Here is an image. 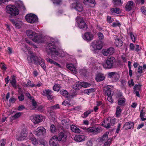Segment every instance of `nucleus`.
<instances>
[{
    "label": "nucleus",
    "mask_w": 146,
    "mask_h": 146,
    "mask_svg": "<svg viewBox=\"0 0 146 146\" xmlns=\"http://www.w3.org/2000/svg\"><path fill=\"white\" fill-rule=\"evenodd\" d=\"M125 100L124 98H119L118 101V104L119 105L123 106L125 105Z\"/></svg>",
    "instance_id": "obj_35"
},
{
    "label": "nucleus",
    "mask_w": 146,
    "mask_h": 146,
    "mask_svg": "<svg viewBox=\"0 0 146 146\" xmlns=\"http://www.w3.org/2000/svg\"><path fill=\"white\" fill-rule=\"evenodd\" d=\"M46 132V130L43 127H40L36 129L35 134L36 135L39 136L44 135Z\"/></svg>",
    "instance_id": "obj_10"
},
{
    "label": "nucleus",
    "mask_w": 146,
    "mask_h": 146,
    "mask_svg": "<svg viewBox=\"0 0 146 146\" xmlns=\"http://www.w3.org/2000/svg\"><path fill=\"white\" fill-rule=\"evenodd\" d=\"M93 111V110L89 109L84 113L82 115V117L84 118H85L88 116V115L90 114Z\"/></svg>",
    "instance_id": "obj_31"
},
{
    "label": "nucleus",
    "mask_w": 146,
    "mask_h": 146,
    "mask_svg": "<svg viewBox=\"0 0 146 146\" xmlns=\"http://www.w3.org/2000/svg\"><path fill=\"white\" fill-rule=\"evenodd\" d=\"M27 36L32 40L35 36H36V33L35 32H33L32 30H28L27 31L26 33Z\"/></svg>",
    "instance_id": "obj_25"
},
{
    "label": "nucleus",
    "mask_w": 146,
    "mask_h": 146,
    "mask_svg": "<svg viewBox=\"0 0 146 146\" xmlns=\"http://www.w3.org/2000/svg\"><path fill=\"white\" fill-rule=\"evenodd\" d=\"M60 85L56 84L53 87V89L54 91H58L60 89Z\"/></svg>",
    "instance_id": "obj_42"
},
{
    "label": "nucleus",
    "mask_w": 146,
    "mask_h": 146,
    "mask_svg": "<svg viewBox=\"0 0 146 146\" xmlns=\"http://www.w3.org/2000/svg\"><path fill=\"white\" fill-rule=\"evenodd\" d=\"M54 4H59L61 2L60 0H52Z\"/></svg>",
    "instance_id": "obj_60"
},
{
    "label": "nucleus",
    "mask_w": 146,
    "mask_h": 146,
    "mask_svg": "<svg viewBox=\"0 0 146 146\" xmlns=\"http://www.w3.org/2000/svg\"><path fill=\"white\" fill-rule=\"evenodd\" d=\"M110 118H107L106 120H104V123H102V125L107 128H109L110 127Z\"/></svg>",
    "instance_id": "obj_27"
},
{
    "label": "nucleus",
    "mask_w": 146,
    "mask_h": 146,
    "mask_svg": "<svg viewBox=\"0 0 146 146\" xmlns=\"http://www.w3.org/2000/svg\"><path fill=\"white\" fill-rule=\"evenodd\" d=\"M105 90V94L107 96H110L111 92V91L112 90L113 88L112 86L111 85H107L104 87Z\"/></svg>",
    "instance_id": "obj_16"
},
{
    "label": "nucleus",
    "mask_w": 146,
    "mask_h": 146,
    "mask_svg": "<svg viewBox=\"0 0 146 146\" xmlns=\"http://www.w3.org/2000/svg\"><path fill=\"white\" fill-rule=\"evenodd\" d=\"M25 18L28 22L31 23H34L36 22L38 20L37 16L31 13L27 15L25 17Z\"/></svg>",
    "instance_id": "obj_8"
},
{
    "label": "nucleus",
    "mask_w": 146,
    "mask_h": 146,
    "mask_svg": "<svg viewBox=\"0 0 146 146\" xmlns=\"http://www.w3.org/2000/svg\"><path fill=\"white\" fill-rule=\"evenodd\" d=\"M25 94L26 96L30 100L33 98L29 93H26Z\"/></svg>",
    "instance_id": "obj_64"
},
{
    "label": "nucleus",
    "mask_w": 146,
    "mask_h": 146,
    "mask_svg": "<svg viewBox=\"0 0 146 146\" xmlns=\"http://www.w3.org/2000/svg\"><path fill=\"white\" fill-rule=\"evenodd\" d=\"M27 132L26 130H22L21 133L20 135L17 140L19 141H22L24 140L25 138L27 136Z\"/></svg>",
    "instance_id": "obj_18"
},
{
    "label": "nucleus",
    "mask_w": 146,
    "mask_h": 146,
    "mask_svg": "<svg viewBox=\"0 0 146 146\" xmlns=\"http://www.w3.org/2000/svg\"><path fill=\"white\" fill-rule=\"evenodd\" d=\"M129 35L132 41L133 42H135V37L133 33L132 32H130L129 33Z\"/></svg>",
    "instance_id": "obj_47"
},
{
    "label": "nucleus",
    "mask_w": 146,
    "mask_h": 146,
    "mask_svg": "<svg viewBox=\"0 0 146 146\" xmlns=\"http://www.w3.org/2000/svg\"><path fill=\"white\" fill-rule=\"evenodd\" d=\"M73 89L76 90H78L82 88L81 84L80 83H75L73 85Z\"/></svg>",
    "instance_id": "obj_29"
},
{
    "label": "nucleus",
    "mask_w": 146,
    "mask_h": 146,
    "mask_svg": "<svg viewBox=\"0 0 146 146\" xmlns=\"http://www.w3.org/2000/svg\"><path fill=\"white\" fill-rule=\"evenodd\" d=\"M145 112V111L144 110H141L140 111V117L141 119L143 121L146 120V116L145 117V118L143 117L144 116Z\"/></svg>",
    "instance_id": "obj_36"
},
{
    "label": "nucleus",
    "mask_w": 146,
    "mask_h": 146,
    "mask_svg": "<svg viewBox=\"0 0 146 146\" xmlns=\"http://www.w3.org/2000/svg\"><path fill=\"white\" fill-rule=\"evenodd\" d=\"M50 108L52 110H54L59 108L60 107L58 104H56L55 105L52 106L50 107Z\"/></svg>",
    "instance_id": "obj_45"
},
{
    "label": "nucleus",
    "mask_w": 146,
    "mask_h": 146,
    "mask_svg": "<svg viewBox=\"0 0 146 146\" xmlns=\"http://www.w3.org/2000/svg\"><path fill=\"white\" fill-rule=\"evenodd\" d=\"M66 67L74 74H76L77 73V70L73 64L71 63L67 64L66 65Z\"/></svg>",
    "instance_id": "obj_20"
},
{
    "label": "nucleus",
    "mask_w": 146,
    "mask_h": 146,
    "mask_svg": "<svg viewBox=\"0 0 146 146\" xmlns=\"http://www.w3.org/2000/svg\"><path fill=\"white\" fill-rule=\"evenodd\" d=\"M46 60L47 62L50 63L51 64H54V61H53L52 59H50L49 58H47L46 59Z\"/></svg>",
    "instance_id": "obj_62"
},
{
    "label": "nucleus",
    "mask_w": 146,
    "mask_h": 146,
    "mask_svg": "<svg viewBox=\"0 0 146 146\" xmlns=\"http://www.w3.org/2000/svg\"><path fill=\"white\" fill-rule=\"evenodd\" d=\"M32 102V104L33 106V109H35L37 107V104L35 100L33 98L31 100Z\"/></svg>",
    "instance_id": "obj_43"
},
{
    "label": "nucleus",
    "mask_w": 146,
    "mask_h": 146,
    "mask_svg": "<svg viewBox=\"0 0 146 146\" xmlns=\"http://www.w3.org/2000/svg\"><path fill=\"white\" fill-rule=\"evenodd\" d=\"M94 36V35L92 33L88 32L85 33L84 38L85 40L90 41L92 40Z\"/></svg>",
    "instance_id": "obj_17"
},
{
    "label": "nucleus",
    "mask_w": 146,
    "mask_h": 146,
    "mask_svg": "<svg viewBox=\"0 0 146 146\" xmlns=\"http://www.w3.org/2000/svg\"><path fill=\"white\" fill-rule=\"evenodd\" d=\"M21 115L20 113H17L11 117V119L13 120L19 117Z\"/></svg>",
    "instance_id": "obj_41"
},
{
    "label": "nucleus",
    "mask_w": 146,
    "mask_h": 146,
    "mask_svg": "<svg viewBox=\"0 0 146 146\" xmlns=\"http://www.w3.org/2000/svg\"><path fill=\"white\" fill-rule=\"evenodd\" d=\"M113 138H109L107 141L104 143V146H110L112 141Z\"/></svg>",
    "instance_id": "obj_39"
},
{
    "label": "nucleus",
    "mask_w": 146,
    "mask_h": 146,
    "mask_svg": "<svg viewBox=\"0 0 146 146\" xmlns=\"http://www.w3.org/2000/svg\"><path fill=\"white\" fill-rule=\"evenodd\" d=\"M119 78V75L117 73L115 74L114 77H113V79L115 80V81H117L118 80Z\"/></svg>",
    "instance_id": "obj_52"
},
{
    "label": "nucleus",
    "mask_w": 146,
    "mask_h": 146,
    "mask_svg": "<svg viewBox=\"0 0 146 146\" xmlns=\"http://www.w3.org/2000/svg\"><path fill=\"white\" fill-rule=\"evenodd\" d=\"M111 11L113 13H119L121 11L120 10L119 8H112L111 9Z\"/></svg>",
    "instance_id": "obj_38"
},
{
    "label": "nucleus",
    "mask_w": 146,
    "mask_h": 146,
    "mask_svg": "<svg viewBox=\"0 0 146 146\" xmlns=\"http://www.w3.org/2000/svg\"><path fill=\"white\" fill-rule=\"evenodd\" d=\"M97 35L100 40H102L104 38V36L102 33L99 32L98 33Z\"/></svg>",
    "instance_id": "obj_46"
},
{
    "label": "nucleus",
    "mask_w": 146,
    "mask_h": 146,
    "mask_svg": "<svg viewBox=\"0 0 146 146\" xmlns=\"http://www.w3.org/2000/svg\"><path fill=\"white\" fill-rule=\"evenodd\" d=\"M134 125V123L132 122H127L125 123L124 127L126 130L130 129L133 127Z\"/></svg>",
    "instance_id": "obj_26"
},
{
    "label": "nucleus",
    "mask_w": 146,
    "mask_h": 146,
    "mask_svg": "<svg viewBox=\"0 0 146 146\" xmlns=\"http://www.w3.org/2000/svg\"><path fill=\"white\" fill-rule=\"evenodd\" d=\"M12 80L11 82H16L17 81L16 76L13 75L11 76Z\"/></svg>",
    "instance_id": "obj_57"
},
{
    "label": "nucleus",
    "mask_w": 146,
    "mask_h": 146,
    "mask_svg": "<svg viewBox=\"0 0 146 146\" xmlns=\"http://www.w3.org/2000/svg\"><path fill=\"white\" fill-rule=\"evenodd\" d=\"M55 43L56 42L53 40L51 42H49L47 45V48L51 52L52 57H54L56 56L61 57H64L66 54V52L62 50L58 51L55 45Z\"/></svg>",
    "instance_id": "obj_1"
},
{
    "label": "nucleus",
    "mask_w": 146,
    "mask_h": 146,
    "mask_svg": "<svg viewBox=\"0 0 146 146\" xmlns=\"http://www.w3.org/2000/svg\"><path fill=\"white\" fill-rule=\"evenodd\" d=\"M62 104L65 105L66 106H67L70 105V102L67 101H64L62 103Z\"/></svg>",
    "instance_id": "obj_63"
},
{
    "label": "nucleus",
    "mask_w": 146,
    "mask_h": 146,
    "mask_svg": "<svg viewBox=\"0 0 146 146\" xmlns=\"http://www.w3.org/2000/svg\"><path fill=\"white\" fill-rule=\"evenodd\" d=\"M86 131L89 133H92L94 135L97 134L102 131V128L100 127H93L86 128Z\"/></svg>",
    "instance_id": "obj_6"
},
{
    "label": "nucleus",
    "mask_w": 146,
    "mask_h": 146,
    "mask_svg": "<svg viewBox=\"0 0 146 146\" xmlns=\"http://www.w3.org/2000/svg\"><path fill=\"white\" fill-rule=\"evenodd\" d=\"M113 4L115 5L119 6L121 5L122 3L121 1V0H113Z\"/></svg>",
    "instance_id": "obj_40"
},
{
    "label": "nucleus",
    "mask_w": 146,
    "mask_h": 146,
    "mask_svg": "<svg viewBox=\"0 0 146 146\" xmlns=\"http://www.w3.org/2000/svg\"><path fill=\"white\" fill-rule=\"evenodd\" d=\"M42 116L40 115H35L31 117V119L35 124L38 123L42 121Z\"/></svg>",
    "instance_id": "obj_11"
},
{
    "label": "nucleus",
    "mask_w": 146,
    "mask_h": 146,
    "mask_svg": "<svg viewBox=\"0 0 146 146\" xmlns=\"http://www.w3.org/2000/svg\"><path fill=\"white\" fill-rule=\"evenodd\" d=\"M141 11L143 14L146 15V10L145 7H141Z\"/></svg>",
    "instance_id": "obj_56"
},
{
    "label": "nucleus",
    "mask_w": 146,
    "mask_h": 146,
    "mask_svg": "<svg viewBox=\"0 0 146 146\" xmlns=\"http://www.w3.org/2000/svg\"><path fill=\"white\" fill-rule=\"evenodd\" d=\"M133 1L128 2L125 7L126 10L127 11H131L133 7Z\"/></svg>",
    "instance_id": "obj_24"
},
{
    "label": "nucleus",
    "mask_w": 146,
    "mask_h": 146,
    "mask_svg": "<svg viewBox=\"0 0 146 146\" xmlns=\"http://www.w3.org/2000/svg\"><path fill=\"white\" fill-rule=\"evenodd\" d=\"M101 43V42L99 41H93L91 45V47L92 50L96 52V50H101L102 48Z\"/></svg>",
    "instance_id": "obj_7"
},
{
    "label": "nucleus",
    "mask_w": 146,
    "mask_h": 146,
    "mask_svg": "<svg viewBox=\"0 0 146 146\" xmlns=\"http://www.w3.org/2000/svg\"><path fill=\"white\" fill-rule=\"evenodd\" d=\"M84 3L85 5H88L91 7H94L96 4L94 0H84Z\"/></svg>",
    "instance_id": "obj_21"
},
{
    "label": "nucleus",
    "mask_w": 146,
    "mask_h": 146,
    "mask_svg": "<svg viewBox=\"0 0 146 146\" xmlns=\"http://www.w3.org/2000/svg\"><path fill=\"white\" fill-rule=\"evenodd\" d=\"M31 141L32 143L35 145H37L38 144V142L35 138L34 137L32 138L31 139Z\"/></svg>",
    "instance_id": "obj_51"
},
{
    "label": "nucleus",
    "mask_w": 146,
    "mask_h": 146,
    "mask_svg": "<svg viewBox=\"0 0 146 146\" xmlns=\"http://www.w3.org/2000/svg\"><path fill=\"white\" fill-rule=\"evenodd\" d=\"M134 86H136V90L138 91H141V85L140 84H136Z\"/></svg>",
    "instance_id": "obj_53"
},
{
    "label": "nucleus",
    "mask_w": 146,
    "mask_h": 146,
    "mask_svg": "<svg viewBox=\"0 0 146 146\" xmlns=\"http://www.w3.org/2000/svg\"><path fill=\"white\" fill-rule=\"evenodd\" d=\"M56 128L54 125H52L50 126V131L52 133H54L56 131Z\"/></svg>",
    "instance_id": "obj_49"
},
{
    "label": "nucleus",
    "mask_w": 146,
    "mask_h": 146,
    "mask_svg": "<svg viewBox=\"0 0 146 146\" xmlns=\"http://www.w3.org/2000/svg\"><path fill=\"white\" fill-rule=\"evenodd\" d=\"M107 20L109 23H111L114 21L113 19L111 18L110 16L107 17Z\"/></svg>",
    "instance_id": "obj_58"
},
{
    "label": "nucleus",
    "mask_w": 146,
    "mask_h": 146,
    "mask_svg": "<svg viewBox=\"0 0 146 146\" xmlns=\"http://www.w3.org/2000/svg\"><path fill=\"white\" fill-rule=\"evenodd\" d=\"M52 93L51 90H45L42 92V95L44 96H46L49 100H51L54 97L52 94Z\"/></svg>",
    "instance_id": "obj_13"
},
{
    "label": "nucleus",
    "mask_w": 146,
    "mask_h": 146,
    "mask_svg": "<svg viewBox=\"0 0 146 146\" xmlns=\"http://www.w3.org/2000/svg\"><path fill=\"white\" fill-rule=\"evenodd\" d=\"M105 76L104 74L99 73L96 74L95 79L97 82L103 81L105 79Z\"/></svg>",
    "instance_id": "obj_22"
},
{
    "label": "nucleus",
    "mask_w": 146,
    "mask_h": 146,
    "mask_svg": "<svg viewBox=\"0 0 146 146\" xmlns=\"http://www.w3.org/2000/svg\"><path fill=\"white\" fill-rule=\"evenodd\" d=\"M110 127L111 126H113L115 122V119H111L110 118Z\"/></svg>",
    "instance_id": "obj_48"
},
{
    "label": "nucleus",
    "mask_w": 146,
    "mask_h": 146,
    "mask_svg": "<svg viewBox=\"0 0 146 146\" xmlns=\"http://www.w3.org/2000/svg\"><path fill=\"white\" fill-rule=\"evenodd\" d=\"M136 86H134V88H133L134 91V92H135L136 96L138 97H139L140 95H139V91H138L137 90H136Z\"/></svg>",
    "instance_id": "obj_54"
},
{
    "label": "nucleus",
    "mask_w": 146,
    "mask_h": 146,
    "mask_svg": "<svg viewBox=\"0 0 146 146\" xmlns=\"http://www.w3.org/2000/svg\"><path fill=\"white\" fill-rule=\"evenodd\" d=\"M6 12L12 16H14L18 15L19 10L14 5H9L6 7Z\"/></svg>",
    "instance_id": "obj_3"
},
{
    "label": "nucleus",
    "mask_w": 146,
    "mask_h": 146,
    "mask_svg": "<svg viewBox=\"0 0 146 146\" xmlns=\"http://www.w3.org/2000/svg\"><path fill=\"white\" fill-rule=\"evenodd\" d=\"M58 139L56 136L52 137L49 141V143L50 146H58Z\"/></svg>",
    "instance_id": "obj_14"
},
{
    "label": "nucleus",
    "mask_w": 146,
    "mask_h": 146,
    "mask_svg": "<svg viewBox=\"0 0 146 146\" xmlns=\"http://www.w3.org/2000/svg\"><path fill=\"white\" fill-rule=\"evenodd\" d=\"M76 21L78 27L84 30L87 29L88 25L86 24L83 18L81 17L78 16L76 19Z\"/></svg>",
    "instance_id": "obj_4"
},
{
    "label": "nucleus",
    "mask_w": 146,
    "mask_h": 146,
    "mask_svg": "<svg viewBox=\"0 0 146 146\" xmlns=\"http://www.w3.org/2000/svg\"><path fill=\"white\" fill-rule=\"evenodd\" d=\"M109 134V132H106L100 138V141L102 142L106 140L108 138V135Z\"/></svg>",
    "instance_id": "obj_32"
},
{
    "label": "nucleus",
    "mask_w": 146,
    "mask_h": 146,
    "mask_svg": "<svg viewBox=\"0 0 146 146\" xmlns=\"http://www.w3.org/2000/svg\"><path fill=\"white\" fill-rule=\"evenodd\" d=\"M60 94L65 96L66 98H68V94L67 91L66 90H62L60 91Z\"/></svg>",
    "instance_id": "obj_37"
},
{
    "label": "nucleus",
    "mask_w": 146,
    "mask_h": 146,
    "mask_svg": "<svg viewBox=\"0 0 146 146\" xmlns=\"http://www.w3.org/2000/svg\"><path fill=\"white\" fill-rule=\"evenodd\" d=\"M80 72L84 76H85L87 73V72L86 70H80Z\"/></svg>",
    "instance_id": "obj_55"
},
{
    "label": "nucleus",
    "mask_w": 146,
    "mask_h": 146,
    "mask_svg": "<svg viewBox=\"0 0 146 146\" xmlns=\"http://www.w3.org/2000/svg\"><path fill=\"white\" fill-rule=\"evenodd\" d=\"M72 7L75 9L79 12H81L83 11V7L81 4L78 1L75 3H73L72 5Z\"/></svg>",
    "instance_id": "obj_15"
},
{
    "label": "nucleus",
    "mask_w": 146,
    "mask_h": 146,
    "mask_svg": "<svg viewBox=\"0 0 146 146\" xmlns=\"http://www.w3.org/2000/svg\"><path fill=\"white\" fill-rule=\"evenodd\" d=\"M85 137L83 135H76L74 137V140L77 142H80L84 141Z\"/></svg>",
    "instance_id": "obj_23"
},
{
    "label": "nucleus",
    "mask_w": 146,
    "mask_h": 146,
    "mask_svg": "<svg viewBox=\"0 0 146 146\" xmlns=\"http://www.w3.org/2000/svg\"><path fill=\"white\" fill-rule=\"evenodd\" d=\"M16 27L17 29H19L21 27V24L20 23H17L15 24Z\"/></svg>",
    "instance_id": "obj_61"
},
{
    "label": "nucleus",
    "mask_w": 146,
    "mask_h": 146,
    "mask_svg": "<svg viewBox=\"0 0 146 146\" xmlns=\"http://www.w3.org/2000/svg\"><path fill=\"white\" fill-rule=\"evenodd\" d=\"M66 133L64 131L61 132L58 135L57 137L58 141H61L63 142H65L67 139Z\"/></svg>",
    "instance_id": "obj_12"
},
{
    "label": "nucleus",
    "mask_w": 146,
    "mask_h": 146,
    "mask_svg": "<svg viewBox=\"0 0 146 146\" xmlns=\"http://www.w3.org/2000/svg\"><path fill=\"white\" fill-rule=\"evenodd\" d=\"M38 64L44 69L46 68V66L44 62V60L41 58L39 59Z\"/></svg>",
    "instance_id": "obj_33"
},
{
    "label": "nucleus",
    "mask_w": 146,
    "mask_h": 146,
    "mask_svg": "<svg viewBox=\"0 0 146 146\" xmlns=\"http://www.w3.org/2000/svg\"><path fill=\"white\" fill-rule=\"evenodd\" d=\"M123 43L122 41L118 38L115 39V44L118 47H121Z\"/></svg>",
    "instance_id": "obj_30"
},
{
    "label": "nucleus",
    "mask_w": 146,
    "mask_h": 146,
    "mask_svg": "<svg viewBox=\"0 0 146 146\" xmlns=\"http://www.w3.org/2000/svg\"><path fill=\"white\" fill-rule=\"evenodd\" d=\"M36 35L32 39V40L33 41L37 43H42L43 42V40L41 36L39 35L37 33Z\"/></svg>",
    "instance_id": "obj_19"
},
{
    "label": "nucleus",
    "mask_w": 146,
    "mask_h": 146,
    "mask_svg": "<svg viewBox=\"0 0 146 146\" xmlns=\"http://www.w3.org/2000/svg\"><path fill=\"white\" fill-rule=\"evenodd\" d=\"M70 128L73 132L76 133H80L81 132V130L80 129L74 125H71Z\"/></svg>",
    "instance_id": "obj_28"
},
{
    "label": "nucleus",
    "mask_w": 146,
    "mask_h": 146,
    "mask_svg": "<svg viewBox=\"0 0 146 146\" xmlns=\"http://www.w3.org/2000/svg\"><path fill=\"white\" fill-rule=\"evenodd\" d=\"M81 84L82 87H83L84 88L88 87L90 86V84L88 83H80Z\"/></svg>",
    "instance_id": "obj_44"
},
{
    "label": "nucleus",
    "mask_w": 146,
    "mask_h": 146,
    "mask_svg": "<svg viewBox=\"0 0 146 146\" xmlns=\"http://www.w3.org/2000/svg\"><path fill=\"white\" fill-rule=\"evenodd\" d=\"M122 111V110L120 107L118 106H117L116 109L115 115L117 117H118L120 116L121 113Z\"/></svg>",
    "instance_id": "obj_34"
},
{
    "label": "nucleus",
    "mask_w": 146,
    "mask_h": 146,
    "mask_svg": "<svg viewBox=\"0 0 146 146\" xmlns=\"http://www.w3.org/2000/svg\"><path fill=\"white\" fill-rule=\"evenodd\" d=\"M5 144V141L2 139L0 141V146H4Z\"/></svg>",
    "instance_id": "obj_59"
},
{
    "label": "nucleus",
    "mask_w": 146,
    "mask_h": 146,
    "mask_svg": "<svg viewBox=\"0 0 146 146\" xmlns=\"http://www.w3.org/2000/svg\"><path fill=\"white\" fill-rule=\"evenodd\" d=\"M114 52V49L112 47H110L107 49H103L102 52L103 54L106 56H108L112 54Z\"/></svg>",
    "instance_id": "obj_9"
},
{
    "label": "nucleus",
    "mask_w": 146,
    "mask_h": 146,
    "mask_svg": "<svg viewBox=\"0 0 146 146\" xmlns=\"http://www.w3.org/2000/svg\"><path fill=\"white\" fill-rule=\"evenodd\" d=\"M115 63V60L113 56L108 57L105 63L103 64V67L106 68L110 69L113 67Z\"/></svg>",
    "instance_id": "obj_2"
},
{
    "label": "nucleus",
    "mask_w": 146,
    "mask_h": 146,
    "mask_svg": "<svg viewBox=\"0 0 146 146\" xmlns=\"http://www.w3.org/2000/svg\"><path fill=\"white\" fill-rule=\"evenodd\" d=\"M41 58L40 57H38L35 54L33 53L31 54V55L28 56L27 58L29 64H31L33 63L36 65H38L39 59Z\"/></svg>",
    "instance_id": "obj_5"
},
{
    "label": "nucleus",
    "mask_w": 146,
    "mask_h": 146,
    "mask_svg": "<svg viewBox=\"0 0 146 146\" xmlns=\"http://www.w3.org/2000/svg\"><path fill=\"white\" fill-rule=\"evenodd\" d=\"M116 73V72H109L108 74V75L110 77L113 78Z\"/></svg>",
    "instance_id": "obj_50"
}]
</instances>
